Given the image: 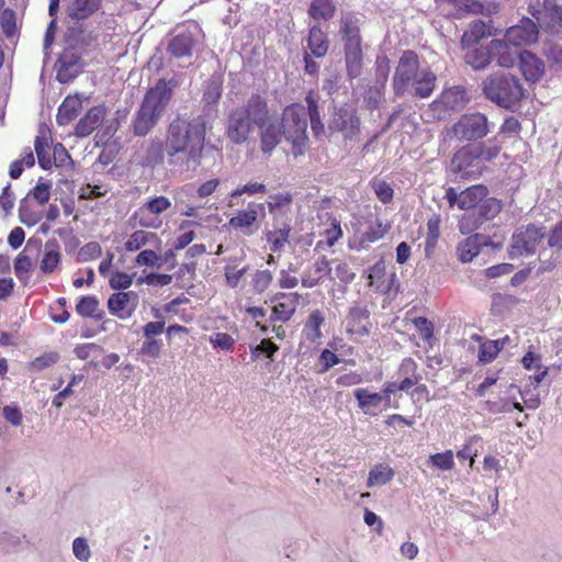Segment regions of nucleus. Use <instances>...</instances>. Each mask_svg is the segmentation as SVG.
<instances>
[{"mask_svg":"<svg viewBox=\"0 0 562 562\" xmlns=\"http://www.w3.org/2000/svg\"><path fill=\"white\" fill-rule=\"evenodd\" d=\"M308 48L312 54L319 58L326 55L328 50V41L325 33L317 26H313L310 30L308 35Z\"/></svg>","mask_w":562,"mask_h":562,"instance_id":"obj_33","label":"nucleus"},{"mask_svg":"<svg viewBox=\"0 0 562 562\" xmlns=\"http://www.w3.org/2000/svg\"><path fill=\"white\" fill-rule=\"evenodd\" d=\"M60 262V252L55 244L46 243L41 261V270L45 273L53 272Z\"/></svg>","mask_w":562,"mask_h":562,"instance_id":"obj_35","label":"nucleus"},{"mask_svg":"<svg viewBox=\"0 0 562 562\" xmlns=\"http://www.w3.org/2000/svg\"><path fill=\"white\" fill-rule=\"evenodd\" d=\"M134 274L122 271H113L109 277V284L114 290H126L133 283Z\"/></svg>","mask_w":562,"mask_h":562,"instance_id":"obj_50","label":"nucleus"},{"mask_svg":"<svg viewBox=\"0 0 562 562\" xmlns=\"http://www.w3.org/2000/svg\"><path fill=\"white\" fill-rule=\"evenodd\" d=\"M335 10L331 0H313L308 13L315 20H328L333 18Z\"/></svg>","mask_w":562,"mask_h":562,"instance_id":"obj_37","label":"nucleus"},{"mask_svg":"<svg viewBox=\"0 0 562 562\" xmlns=\"http://www.w3.org/2000/svg\"><path fill=\"white\" fill-rule=\"evenodd\" d=\"M386 231L387 229L385 225H383L381 222H375L368 228L363 236L367 241L373 243L381 239Z\"/></svg>","mask_w":562,"mask_h":562,"instance_id":"obj_64","label":"nucleus"},{"mask_svg":"<svg viewBox=\"0 0 562 562\" xmlns=\"http://www.w3.org/2000/svg\"><path fill=\"white\" fill-rule=\"evenodd\" d=\"M138 305L137 293L120 291L112 294L108 300L110 313L121 319L130 318Z\"/></svg>","mask_w":562,"mask_h":562,"instance_id":"obj_16","label":"nucleus"},{"mask_svg":"<svg viewBox=\"0 0 562 562\" xmlns=\"http://www.w3.org/2000/svg\"><path fill=\"white\" fill-rule=\"evenodd\" d=\"M35 151L37 155L40 166L47 170L52 167L53 162L48 153V137L45 135L37 136L35 139Z\"/></svg>","mask_w":562,"mask_h":562,"instance_id":"obj_43","label":"nucleus"},{"mask_svg":"<svg viewBox=\"0 0 562 562\" xmlns=\"http://www.w3.org/2000/svg\"><path fill=\"white\" fill-rule=\"evenodd\" d=\"M506 340H508V338L483 342L479 351L480 361L487 363L495 359L499 350L504 347Z\"/></svg>","mask_w":562,"mask_h":562,"instance_id":"obj_42","label":"nucleus"},{"mask_svg":"<svg viewBox=\"0 0 562 562\" xmlns=\"http://www.w3.org/2000/svg\"><path fill=\"white\" fill-rule=\"evenodd\" d=\"M488 132L487 120L481 113L463 115L451 128V134L458 139H475Z\"/></svg>","mask_w":562,"mask_h":562,"instance_id":"obj_9","label":"nucleus"},{"mask_svg":"<svg viewBox=\"0 0 562 562\" xmlns=\"http://www.w3.org/2000/svg\"><path fill=\"white\" fill-rule=\"evenodd\" d=\"M363 381H364V379L361 373L351 371V372H347V373L339 375L336 380V383H337V385L349 387V386L358 385V384L362 383Z\"/></svg>","mask_w":562,"mask_h":562,"instance_id":"obj_62","label":"nucleus"},{"mask_svg":"<svg viewBox=\"0 0 562 562\" xmlns=\"http://www.w3.org/2000/svg\"><path fill=\"white\" fill-rule=\"evenodd\" d=\"M385 265L382 261L376 262L371 267L368 274V285L379 292H387L390 284L385 283Z\"/></svg>","mask_w":562,"mask_h":562,"instance_id":"obj_34","label":"nucleus"},{"mask_svg":"<svg viewBox=\"0 0 562 562\" xmlns=\"http://www.w3.org/2000/svg\"><path fill=\"white\" fill-rule=\"evenodd\" d=\"M135 265L147 266L153 268H161L162 258L159 254L151 249L142 250L135 258Z\"/></svg>","mask_w":562,"mask_h":562,"instance_id":"obj_46","label":"nucleus"},{"mask_svg":"<svg viewBox=\"0 0 562 562\" xmlns=\"http://www.w3.org/2000/svg\"><path fill=\"white\" fill-rule=\"evenodd\" d=\"M170 97L171 88L165 80H159L148 90L133 122L135 135L145 136L156 125Z\"/></svg>","mask_w":562,"mask_h":562,"instance_id":"obj_4","label":"nucleus"},{"mask_svg":"<svg viewBox=\"0 0 562 562\" xmlns=\"http://www.w3.org/2000/svg\"><path fill=\"white\" fill-rule=\"evenodd\" d=\"M520 69L527 81H537L543 74V63L530 52H522L519 55Z\"/></svg>","mask_w":562,"mask_h":562,"instance_id":"obj_23","label":"nucleus"},{"mask_svg":"<svg viewBox=\"0 0 562 562\" xmlns=\"http://www.w3.org/2000/svg\"><path fill=\"white\" fill-rule=\"evenodd\" d=\"M162 344L160 340L147 339L142 344L139 352L150 358H158L161 352Z\"/></svg>","mask_w":562,"mask_h":562,"instance_id":"obj_61","label":"nucleus"},{"mask_svg":"<svg viewBox=\"0 0 562 562\" xmlns=\"http://www.w3.org/2000/svg\"><path fill=\"white\" fill-rule=\"evenodd\" d=\"M82 109L79 95H68L58 108L56 121L59 125H68Z\"/></svg>","mask_w":562,"mask_h":562,"instance_id":"obj_24","label":"nucleus"},{"mask_svg":"<svg viewBox=\"0 0 562 562\" xmlns=\"http://www.w3.org/2000/svg\"><path fill=\"white\" fill-rule=\"evenodd\" d=\"M32 267L31 258L21 252L14 261V272L19 279H26Z\"/></svg>","mask_w":562,"mask_h":562,"instance_id":"obj_54","label":"nucleus"},{"mask_svg":"<svg viewBox=\"0 0 562 562\" xmlns=\"http://www.w3.org/2000/svg\"><path fill=\"white\" fill-rule=\"evenodd\" d=\"M292 194L289 192H280L272 194L267 200V207L272 216L283 218L284 213L290 211L292 204ZM274 217H272L273 220Z\"/></svg>","mask_w":562,"mask_h":562,"instance_id":"obj_30","label":"nucleus"},{"mask_svg":"<svg viewBox=\"0 0 562 562\" xmlns=\"http://www.w3.org/2000/svg\"><path fill=\"white\" fill-rule=\"evenodd\" d=\"M371 187H372L376 198L382 203H389L392 201L394 191L389 183H386L383 180H373L371 182Z\"/></svg>","mask_w":562,"mask_h":562,"instance_id":"obj_51","label":"nucleus"},{"mask_svg":"<svg viewBox=\"0 0 562 562\" xmlns=\"http://www.w3.org/2000/svg\"><path fill=\"white\" fill-rule=\"evenodd\" d=\"M476 149V155L480 156V165L482 166L483 161H488L495 158L499 151V146L496 144H484L482 146H473Z\"/></svg>","mask_w":562,"mask_h":562,"instance_id":"obj_60","label":"nucleus"},{"mask_svg":"<svg viewBox=\"0 0 562 562\" xmlns=\"http://www.w3.org/2000/svg\"><path fill=\"white\" fill-rule=\"evenodd\" d=\"M267 113L266 102L260 97L252 95L245 106L231 114L228 137L235 143H243L258 125L265 153H271L284 139L291 145L294 156L303 155L308 147L305 108L301 104L289 105L281 117H268Z\"/></svg>","mask_w":562,"mask_h":562,"instance_id":"obj_1","label":"nucleus"},{"mask_svg":"<svg viewBox=\"0 0 562 562\" xmlns=\"http://www.w3.org/2000/svg\"><path fill=\"white\" fill-rule=\"evenodd\" d=\"M501 211V203L494 198H484L479 205V215L482 221L495 217Z\"/></svg>","mask_w":562,"mask_h":562,"instance_id":"obj_45","label":"nucleus"},{"mask_svg":"<svg viewBox=\"0 0 562 562\" xmlns=\"http://www.w3.org/2000/svg\"><path fill=\"white\" fill-rule=\"evenodd\" d=\"M2 415L14 427H19L23 423V414L15 404L5 405L2 409Z\"/></svg>","mask_w":562,"mask_h":562,"instance_id":"obj_55","label":"nucleus"},{"mask_svg":"<svg viewBox=\"0 0 562 562\" xmlns=\"http://www.w3.org/2000/svg\"><path fill=\"white\" fill-rule=\"evenodd\" d=\"M265 193H267L266 184H263L261 182H248V183L235 189L231 193V196L236 198V196H240L241 194L257 195V194H265Z\"/></svg>","mask_w":562,"mask_h":562,"instance_id":"obj_53","label":"nucleus"},{"mask_svg":"<svg viewBox=\"0 0 562 562\" xmlns=\"http://www.w3.org/2000/svg\"><path fill=\"white\" fill-rule=\"evenodd\" d=\"M497 33L498 30H494L485 22L476 20L473 21L464 32L461 44L463 47H470L471 45L476 44L480 40L486 36H495Z\"/></svg>","mask_w":562,"mask_h":562,"instance_id":"obj_22","label":"nucleus"},{"mask_svg":"<svg viewBox=\"0 0 562 562\" xmlns=\"http://www.w3.org/2000/svg\"><path fill=\"white\" fill-rule=\"evenodd\" d=\"M485 408L491 414H499V413H508L513 408L518 409L519 412L522 411V406L518 402L510 403L505 400L499 401H487L485 403Z\"/></svg>","mask_w":562,"mask_h":562,"instance_id":"obj_48","label":"nucleus"},{"mask_svg":"<svg viewBox=\"0 0 562 562\" xmlns=\"http://www.w3.org/2000/svg\"><path fill=\"white\" fill-rule=\"evenodd\" d=\"M222 95V80L218 77H212L204 89L203 101L211 105L216 103Z\"/></svg>","mask_w":562,"mask_h":562,"instance_id":"obj_44","label":"nucleus"},{"mask_svg":"<svg viewBox=\"0 0 562 562\" xmlns=\"http://www.w3.org/2000/svg\"><path fill=\"white\" fill-rule=\"evenodd\" d=\"M290 221L274 216L271 228L263 232L265 239L271 252H282L290 244Z\"/></svg>","mask_w":562,"mask_h":562,"instance_id":"obj_14","label":"nucleus"},{"mask_svg":"<svg viewBox=\"0 0 562 562\" xmlns=\"http://www.w3.org/2000/svg\"><path fill=\"white\" fill-rule=\"evenodd\" d=\"M205 130V123L201 117L173 121L169 125L165 147L171 162L178 154H183L188 168H195L200 164L204 148Z\"/></svg>","mask_w":562,"mask_h":562,"instance_id":"obj_2","label":"nucleus"},{"mask_svg":"<svg viewBox=\"0 0 562 562\" xmlns=\"http://www.w3.org/2000/svg\"><path fill=\"white\" fill-rule=\"evenodd\" d=\"M172 281V276L170 274H162V273H150L146 277H140L137 280L138 284H147V285H154V286H164L170 284Z\"/></svg>","mask_w":562,"mask_h":562,"instance_id":"obj_56","label":"nucleus"},{"mask_svg":"<svg viewBox=\"0 0 562 562\" xmlns=\"http://www.w3.org/2000/svg\"><path fill=\"white\" fill-rule=\"evenodd\" d=\"M488 191L482 184L472 186L461 192L460 209L472 210L479 207L480 203L486 198Z\"/></svg>","mask_w":562,"mask_h":562,"instance_id":"obj_29","label":"nucleus"},{"mask_svg":"<svg viewBox=\"0 0 562 562\" xmlns=\"http://www.w3.org/2000/svg\"><path fill=\"white\" fill-rule=\"evenodd\" d=\"M426 464L435 471H451L456 465L454 453L450 449L443 452L432 453L428 457Z\"/></svg>","mask_w":562,"mask_h":562,"instance_id":"obj_32","label":"nucleus"},{"mask_svg":"<svg viewBox=\"0 0 562 562\" xmlns=\"http://www.w3.org/2000/svg\"><path fill=\"white\" fill-rule=\"evenodd\" d=\"M360 121L355 112L349 109H340L334 116L330 128L342 132L346 138H352L359 132Z\"/></svg>","mask_w":562,"mask_h":562,"instance_id":"obj_18","label":"nucleus"},{"mask_svg":"<svg viewBox=\"0 0 562 562\" xmlns=\"http://www.w3.org/2000/svg\"><path fill=\"white\" fill-rule=\"evenodd\" d=\"M100 9V0H71L67 13L71 19L85 20Z\"/></svg>","mask_w":562,"mask_h":562,"instance_id":"obj_26","label":"nucleus"},{"mask_svg":"<svg viewBox=\"0 0 562 562\" xmlns=\"http://www.w3.org/2000/svg\"><path fill=\"white\" fill-rule=\"evenodd\" d=\"M209 340L213 348L226 351L233 350L235 345L234 338L226 333H215L210 336Z\"/></svg>","mask_w":562,"mask_h":562,"instance_id":"obj_52","label":"nucleus"},{"mask_svg":"<svg viewBox=\"0 0 562 562\" xmlns=\"http://www.w3.org/2000/svg\"><path fill=\"white\" fill-rule=\"evenodd\" d=\"M450 169L462 178H476L482 172L480 156L473 146H467L457 151L451 160Z\"/></svg>","mask_w":562,"mask_h":562,"instance_id":"obj_11","label":"nucleus"},{"mask_svg":"<svg viewBox=\"0 0 562 562\" xmlns=\"http://www.w3.org/2000/svg\"><path fill=\"white\" fill-rule=\"evenodd\" d=\"M436 76L429 69L418 67L417 55L404 52L395 71L393 86L396 93H404L409 88L419 98H428L435 89Z\"/></svg>","mask_w":562,"mask_h":562,"instance_id":"obj_3","label":"nucleus"},{"mask_svg":"<svg viewBox=\"0 0 562 562\" xmlns=\"http://www.w3.org/2000/svg\"><path fill=\"white\" fill-rule=\"evenodd\" d=\"M330 272L329 261L325 257L316 260L312 268L305 270L302 276V285L313 288Z\"/></svg>","mask_w":562,"mask_h":562,"instance_id":"obj_25","label":"nucleus"},{"mask_svg":"<svg viewBox=\"0 0 562 562\" xmlns=\"http://www.w3.org/2000/svg\"><path fill=\"white\" fill-rule=\"evenodd\" d=\"M483 221L479 217H475L472 214L463 215L459 221V229L463 235L470 234L473 231L477 229Z\"/></svg>","mask_w":562,"mask_h":562,"instance_id":"obj_57","label":"nucleus"},{"mask_svg":"<svg viewBox=\"0 0 562 562\" xmlns=\"http://www.w3.org/2000/svg\"><path fill=\"white\" fill-rule=\"evenodd\" d=\"M200 33L201 30L195 24L180 32L170 41L169 52L178 58L191 55L192 48L199 41Z\"/></svg>","mask_w":562,"mask_h":562,"instance_id":"obj_17","label":"nucleus"},{"mask_svg":"<svg viewBox=\"0 0 562 562\" xmlns=\"http://www.w3.org/2000/svg\"><path fill=\"white\" fill-rule=\"evenodd\" d=\"M272 281V274L269 270L257 271L252 279V284L258 293L265 292Z\"/></svg>","mask_w":562,"mask_h":562,"instance_id":"obj_58","label":"nucleus"},{"mask_svg":"<svg viewBox=\"0 0 562 562\" xmlns=\"http://www.w3.org/2000/svg\"><path fill=\"white\" fill-rule=\"evenodd\" d=\"M106 110L104 106H94L78 122L76 135L86 137L90 135L104 120Z\"/></svg>","mask_w":562,"mask_h":562,"instance_id":"obj_20","label":"nucleus"},{"mask_svg":"<svg viewBox=\"0 0 562 562\" xmlns=\"http://www.w3.org/2000/svg\"><path fill=\"white\" fill-rule=\"evenodd\" d=\"M72 553L80 562H89L91 558V549L85 537H77L72 541Z\"/></svg>","mask_w":562,"mask_h":562,"instance_id":"obj_47","label":"nucleus"},{"mask_svg":"<svg viewBox=\"0 0 562 562\" xmlns=\"http://www.w3.org/2000/svg\"><path fill=\"white\" fill-rule=\"evenodd\" d=\"M394 474V470L389 464H375L370 469L368 473L367 486L371 488L374 486L385 485L393 480Z\"/></svg>","mask_w":562,"mask_h":562,"instance_id":"obj_28","label":"nucleus"},{"mask_svg":"<svg viewBox=\"0 0 562 562\" xmlns=\"http://www.w3.org/2000/svg\"><path fill=\"white\" fill-rule=\"evenodd\" d=\"M324 323V316L321 311H314L308 316V319L304 326V334L306 339L315 341L321 338L322 331L321 326Z\"/></svg>","mask_w":562,"mask_h":562,"instance_id":"obj_40","label":"nucleus"},{"mask_svg":"<svg viewBox=\"0 0 562 562\" xmlns=\"http://www.w3.org/2000/svg\"><path fill=\"white\" fill-rule=\"evenodd\" d=\"M201 226V221L184 220L180 223L179 229L182 233L178 236L175 248L177 250L186 248L194 238L193 227Z\"/></svg>","mask_w":562,"mask_h":562,"instance_id":"obj_38","label":"nucleus"},{"mask_svg":"<svg viewBox=\"0 0 562 562\" xmlns=\"http://www.w3.org/2000/svg\"><path fill=\"white\" fill-rule=\"evenodd\" d=\"M299 297L297 293L279 294L272 308L271 318L280 322L289 321L296 310Z\"/></svg>","mask_w":562,"mask_h":562,"instance_id":"obj_19","label":"nucleus"},{"mask_svg":"<svg viewBox=\"0 0 562 562\" xmlns=\"http://www.w3.org/2000/svg\"><path fill=\"white\" fill-rule=\"evenodd\" d=\"M486 98L505 109H515L524 95V90L514 77L491 76L484 82Z\"/></svg>","mask_w":562,"mask_h":562,"instance_id":"obj_5","label":"nucleus"},{"mask_svg":"<svg viewBox=\"0 0 562 562\" xmlns=\"http://www.w3.org/2000/svg\"><path fill=\"white\" fill-rule=\"evenodd\" d=\"M305 100L308 108L307 111L305 110V113L310 116L312 131L315 136H319L324 132V125L321 122L316 97L313 92H310ZM305 119L307 120V116Z\"/></svg>","mask_w":562,"mask_h":562,"instance_id":"obj_36","label":"nucleus"},{"mask_svg":"<svg viewBox=\"0 0 562 562\" xmlns=\"http://www.w3.org/2000/svg\"><path fill=\"white\" fill-rule=\"evenodd\" d=\"M521 361H522L524 367L527 370L536 371L535 375H533V380H535L536 384H539L544 379V376L548 374V368L543 367L541 364L540 356H538L533 352H528L525 355V357L522 358Z\"/></svg>","mask_w":562,"mask_h":562,"instance_id":"obj_39","label":"nucleus"},{"mask_svg":"<svg viewBox=\"0 0 562 562\" xmlns=\"http://www.w3.org/2000/svg\"><path fill=\"white\" fill-rule=\"evenodd\" d=\"M543 236L544 233L542 232V228L536 226H528L524 231H518L513 236L509 257L514 259L520 256L533 254Z\"/></svg>","mask_w":562,"mask_h":562,"instance_id":"obj_10","label":"nucleus"},{"mask_svg":"<svg viewBox=\"0 0 562 562\" xmlns=\"http://www.w3.org/2000/svg\"><path fill=\"white\" fill-rule=\"evenodd\" d=\"M260 213L265 215V204L250 202L245 210L238 211L229 218L228 225L245 236H251L258 229Z\"/></svg>","mask_w":562,"mask_h":562,"instance_id":"obj_12","label":"nucleus"},{"mask_svg":"<svg viewBox=\"0 0 562 562\" xmlns=\"http://www.w3.org/2000/svg\"><path fill=\"white\" fill-rule=\"evenodd\" d=\"M538 29L535 22L530 19H522L519 24L509 27L505 34V41H503L508 50L514 54L516 57V53L513 52L508 45L514 47H519L524 45H530L535 43L538 38Z\"/></svg>","mask_w":562,"mask_h":562,"instance_id":"obj_13","label":"nucleus"},{"mask_svg":"<svg viewBox=\"0 0 562 562\" xmlns=\"http://www.w3.org/2000/svg\"><path fill=\"white\" fill-rule=\"evenodd\" d=\"M414 325L424 340L428 341L431 339L434 333L431 322L426 317H417L414 319Z\"/></svg>","mask_w":562,"mask_h":562,"instance_id":"obj_63","label":"nucleus"},{"mask_svg":"<svg viewBox=\"0 0 562 562\" xmlns=\"http://www.w3.org/2000/svg\"><path fill=\"white\" fill-rule=\"evenodd\" d=\"M492 56L497 57V64L501 67H512L515 63V56L510 53L502 40H494L487 47H477L465 54V61L473 69H482L487 66Z\"/></svg>","mask_w":562,"mask_h":562,"instance_id":"obj_7","label":"nucleus"},{"mask_svg":"<svg viewBox=\"0 0 562 562\" xmlns=\"http://www.w3.org/2000/svg\"><path fill=\"white\" fill-rule=\"evenodd\" d=\"M483 236L475 234L468 237L458 246L459 259L462 262H470L480 252L481 245L483 244Z\"/></svg>","mask_w":562,"mask_h":562,"instance_id":"obj_31","label":"nucleus"},{"mask_svg":"<svg viewBox=\"0 0 562 562\" xmlns=\"http://www.w3.org/2000/svg\"><path fill=\"white\" fill-rule=\"evenodd\" d=\"M323 235L326 238V246H334L337 243V240L342 236L340 223L337 220H333L330 226L324 231Z\"/></svg>","mask_w":562,"mask_h":562,"instance_id":"obj_59","label":"nucleus"},{"mask_svg":"<svg viewBox=\"0 0 562 562\" xmlns=\"http://www.w3.org/2000/svg\"><path fill=\"white\" fill-rule=\"evenodd\" d=\"M353 396L358 402L359 408L366 415L378 416L389 408V400L378 392H371L369 389H357L353 391Z\"/></svg>","mask_w":562,"mask_h":562,"instance_id":"obj_15","label":"nucleus"},{"mask_svg":"<svg viewBox=\"0 0 562 562\" xmlns=\"http://www.w3.org/2000/svg\"><path fill=\"white\" fill-rule=\"evenodd\" d=\"M357 23V19L350 14L345 15L341 20L346 67L348 75L352 78L360 75L362 67V49Z\"/></svg>","mask_w":562,"mask_h":562,"instance_id":"obj_6","label":"nucleus"},{"mask_svg":"<svg viewBox=\"0 0 562 562\" xmlns=\"http://www.w3.org/2000/svg\"><path fill=\"white\" fill-rule=\"evenodd\" d=\"M465 91L461 87H453L442 92L440 99L434 102L436 108L443 106L448 110H458L465 105Z\"/></svg>","mask_w":562,"mask_h":562,"instance_id":"obj_27","label":"nucleus"},{"mask_svg":"<svg viewBox=\"0 0 562 562\" xmlns=\"http://www.w3.org/2000/svg\"><path fill=\"white\" fill-rule=\"evenodd\" d=\"M160 243L157 234L138 229L126 237L123 248L127 252H135L147 245L159 246Z\"/></svg>","mask_w":562,"mask_h":562,"instance_id":"obj_21","label":"nucleus"},{"mask_svg":"<svg viewBox=\"0 0 562 562\" xmlns=\"http://www.w3.org/2000/svg\"><path fill=\"white\" fill-rule=\"evenodd\" d=\"M440 223H441V218L437 214H434L432 216H430L428 218L426 246H425L427 254H430L437 244V240L440 236Z\"/></svg>","mask_w":562,"mask_h":562,"instance_id":"obj_41","label":"nucleus"},{"mask_svg":"<svg viewBox=\"0 0 562 562\" xmlns=\"http://www.w3.org/2000/svg\"><path fill=\"white\" fill-rule=\"evenodd\" d=\"M170 206L171 201L164 195L150 198L134 213V217L140 227L157 229L162 225L161 214Z\"/></svg>","mask_w":562,"mask_h":562,"instance_id":"obj_8","label":"nucleus"},{"mask_svg":"<svg viewBox=\"0 0 562 562\" xmlns=\"http://www.w3.org/2000/svg\"><path fill=\"white\" fill-rule=\"evenodd\" d=\"M78 314L85 317L97 316L99 311V301L94 296H85L76 307Z\"/></svg>","mask_w":562,"mask_h":562,"instance_id":"obj_49","label":"nucleus"}]
</instances>
